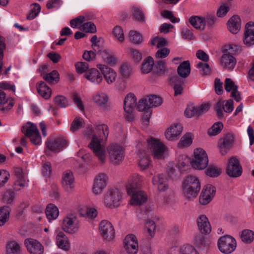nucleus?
Instances as JSON below:
<instances>
[{
  "mask_svg": "<svg viewBox=\"0 0 254 254\" xmlns=\"http://www.w3.org/2000/svg\"><path fill=\"white\" fill-rule=\"evenodd\" d=\"M154 71L159 76L167 75L169 69L166 67L165 61L159 60L154 64Z\"/></svg>",
  "mask_w": 254,
  "mask_h": 254,
  "instance_id": "a19ab883",
  "label": "nucleus"
},
{
  "mask_svg": "<svg viewBox=\"0 0 254 254\" xmlns=\"http://www.w3.org/2000/svg\"><path fill=\"white\" fill-rule=\"evenodd\" d=\"M177 72L180 76L182 78H187L190 73V62L186 61L181 63L178 67Z\"/></svg>",
  "mask_w": 254,
  "mask_h": 254,
  "instance_id": "c9c22d12",
  "label": "nucleus"
},
{
  "mask_svg": "<svg viewBox=\"0 0 254 254\" xmlns=\"http://www.w3.org/2000/svg\"><path fill=\"white\" fill-rule=\"evenodd\" d=\"M131 68L127 64H123L120 67V73L124 78H128L131 74Z\"/></svg>",
  "mask_w": 254,
  "mask_h": 254,
  "instance_id": "0e129e2a",
  "label": "nucleus"
},
{
  "mask_svg": "<svg viewBox=\"0 0 254 254\" xmlns=\"http://www.w3.org/2000/svg\"><path fill=\"white\" fill-rule=\"evenodd\" d=\"M41 7L39 4L34 3L31 5V8L29 14L27 15V19L31 20L34 19L39 13Z\"/></svg>",
  "mask_w": 254,
  "mask_h": 254,
  "instance_id": "6e6d98bb",
  "label": "nucleus"
},
{
  "mask_svg": "<svg viewBox=\"0 0 254 254\" xmlns=\"http://www.w3.org/2000/svg\"><path fill=\"white\" fill-rule=\"evenodd\" d=\"M56 244L59 249L65 252L70 250L71 245L67 236L61 231H57L56 236Z\"/></svg>",
  "mask_w": 254,
  "mask_h": 254,
  "instance_id": "aec40b11",
  "label": "nucleus"
},
{
  "mask_svg": "<svg viewBox=\"0 0 254 254\" xmlns=\"http://www.w3.org/2000/svg\"><path fill=\"white\" fill-rule=\"evenodd\" d=\"M217 245L220 251L225 254L233 252L236 247V241L230 236H224L219 239Z\"/></svg>",
  "mask_w": 254,
  "mask_h": 254,
  "instance_id": "6e6552de",
  "label": "nucleus"
},
{
  "mask_svg": "<svg viewBox=\"0 0 254 254\" xmlns=\"http://www.w3.org/2000/svg\"><path fill=\"white\" fill-rule=\"evenodd\" d=\"M240 237L243 242L250 244L254 240V232L248 229L244 230L242 231Z\"/></svg>",
  "mask_w": 254,
  "mask_h": 254,
  "instance_id": "de8ad7c7",
  "label": "nucleus"
},
{
  "mask_svg": "<svg viewBox=\"0 0 254 254\" xmlns=\"http://www.w3.org/2000/svg\"><path fill=\"white\" fill-rule=\"evenodd\" d=\"M169 84L173 86L174 96H176L182 93L183 90L182 85L184 84V81L182 78L177 75L172 76L169 78Z\"/></svg>",
  "mask_w": 254,
  "mask_h": 254,
  "instance_id": "7c9ffc66",
  "label": "nucleus"
},
{
  "mask_svg": "<svg viewBox=\"0 0 254 254\" xmlns=\"http://www.w3.org/2000/svg\"><path fill=\"white\" fill-rule=\"evenodd\" d=\"M152 182L153 186L159 191H165L168 189V180L163 174H158L153 176Z\"/></svg>",
  "mask_w": 254,
  "mask_h": 254,
  "instance_id": "b1692460",
  "label": "nucleus"
},
{
  "mask_svg": "<svg viewBox=\"0 0 254 254\" xmlns=\"http://www.w3.org/2000/svg\"><path fill=\"white\" fill-rule=\"evenodd\" d=\"M84 77L90 81L97 84H100L103 80L102 74L95 68L87 70L84 74Z\"/></svg>",
  "mask_w": 254,
  "mask_h": 254,
  "instance_id": "2f4dec72",
  "label": "nucleus"
},
{
  "mask_svg": "<svg viewBox=\"0 0 254 254\" xmlns=\"http://www.w3.org/2000/svg\"><path fill=\"white\" fill-rule=\"evenodd\" d=\"M83 119L81 118L76 117L72 121L70 126V130L72 132H75L82 127V122Z\"/></svg>",
  "mask_w": 254,
  "mask_h": 254,
  "instance_id": "338daca9",
  "label": "nucleus"
},
{
  "mask_svg": "<svg viewBox=\"0 0 254 254\" xmlns=\"http://www.w3.org/2000/svg\"><path fill=\"white\" fill-rule=\"evenodd\" d=\"M20 245L15 241H11L6 247V254H21Z\"/></svg>",
  "mask_w": 254,
  "mask_h": 254,
  "instance_id": "37998d69",
  "label": "nucleus"
},
{
  "mask_svg": "<svg viewBox=\"0 0 254 254\" xmlns=\"http://www.w3.org/2000/svg\"><path fill=\"white\" fill-rule=\"evenodd\" d=\"M215 188L211 185H206L203 189L199 196V202L202 205L209 203L215 194Z\"/></svg>",
  "mask_w": 254,
  "mask_h": 254,
  "instance_id": "dca6fc26",
  "label": "nucleus"
},
{
  "mask_svg": "<svg viewBox=\"0 0 254 254\" xmlns=\"http://www.w3.org/2000/svg\"><path fill=\"white\" fill-rule=\"evenodd\" d=\"M108 180V177L106 174L100 173L97 175L94 180L93 193L96 195L101 194L106 187Z\"/></svg>",
  "mask_w": 254,
  "mask_h": 254,
  "instance_id": "ddd939ff",
  "label": "nucleus"
},
{
  "mask_svg": "<svg viewBox=\"0 0 254 254\" xmlns=\"http://www.w3.org/2000/svg\"><path fill=\"white\" fill-rule=\"evenodd\" d=\"M43 78L49 83H52L54 82L57 83L59 81V74L58 72L54 70L49 73L43 75Z\"/></svg>",
  "mask_w": 254,
  "mask_h": 254,
  "instance_id": "8fccbe9b",
  "label": "nucleus"
},
{
  "mask_svg": "<svg viewBox=\"0 0 254 254\" xmlns=\"http://www.w3.org/2000/svg\"><path fill=\"white\" fill-rule=\"evenodd\" d=\"M183 127L181 124H176L168 128L165 132V137L168 141H175L181 133Z\"/></svg>",
  "mask_w": 254,
  "mask_h": 254,
  "instance_id": "bb28decb",
  "label": "nucleus"
},
{
  "mask_svg": "<svg viewBox=\"0 0 254 254\" xmlns=\"http://www.w3.org/2000/svg\"><path fill=\"white\" fill-rule=\"evenodd\" d=\"M229 31L233 34L237 33L241 28V20L238 15H233L228 22Z\"/></svg>",
  "mask_w": 254,
  "mask_h": 254,
  "instance_id": "473e14b6",
  "label": "nucleus"
},
{
  "mask_svg": "<svg viewBox=\"0 0 254 254\" xmlns=\"http://www.w3.org/2000/svg\"><path fill=\"white\" fill-rule=\"evenodd\" d=\"M8 101V98L4 92L0 90V110L3 113H5L8 112L13 106L14 103L10 101L6 107H3V105L7 103Z\"/></svg>",
  "mask_w": 254,
  "mask_h": 254,
  "instance_id": "4c0bfd02",
  "label": "nucleus"
},
{
  "mask_svg": "<svg viewBox=\"0 0 254 254\" xmlns=\"http://www.w3.org/2000/svg\"><path fill=\"white\" fill-rule=\"evenodd\" d=\"M225 101H218L214 105V109L216 112L218 118L222 120L224 118V114L222 110L224 109V103Z\"/></svg>",
  "mask_w": 254,
  "mask_h": 254,
  "instance_id": "5fc2aeb1",
  "label": "nucleus"
},
{
  "mask_svg": "<svg viewBox=\"0 0 254 254\" xmlns=\"http://www.w3.org/2000/svg\"><path fill=\"white\" fill-rule=\"evenodd\" d=\"M21 131L24 136L21 137L20 143H26L31 141L32 143H40L41 136L39 131L34 124L28 122L23 126Z\"/></svg>",
  "mask_w": 254,
  "mask_h": 254,
  "instance_id": "f03ea898",
  "label": "nucleus"
},
{
  "mask_svg": "<svg viewBox=\"0 0 254 254\" xmlns=\"http://www.w3.org/2000/svg\"><path fill=\"white\" fill-rule=\"evenodd\" d=\"M122 199V192L117 188H111L104 195L103 203L107 207L114 208L120 206Z\"/></svg>",
  "mask_w": 254,
  "mask_h": 254,
  "instance_id": "20e7f679",
  "label": "nucleus"
},
{
  "mask_svg": "<svg viewBox=\"0 0 254 254\" xmlns=\"http://www.w3.org/2000/svg\"><path fill=\"white\" fill-rule=\"evenodd\" d=\"M66 144H47V148L51 151L57 153L66 147Z\"/></svg>",
  "mask_w": 254,
  "mask_h": 254,
  "instance_id": "680f3d73",
  "label": "nucleus"
},
{
  "mask_svg": "<svg viewBox=\"0 0 254 254\" xmlns=\"http://www.w3.org/2000/svg\"><path fill=\"white\" fill-rule=\"evenodd\" d=\"M38 93L46 99H49L51 95V89L44 81H40L37 85Z\"/></svg>",
  "mask_w": 254,
  "mask_h": 254,
  "instance_id": "58836bf2",
  "label": "nucleus"
},
{
  "mask_svg": "<svg viewBox=\"0 0 254 254\" xmlns=\"http://www.w3.org/2000/svg\"><path fill=\"white\" fill-rule=\"evenodd\" d=\"M243 41L244 44L248 46H251L254 44V22H250L246 24Z\"/></svg>",
  "mask_w": 254,
  "mask_h": 254,
  "instance_id": "393cba45",
  "label": "nucleus"
},
{
  "mask_svg": "<svg viewBox=\"0 0 254 254\" xmlns=\"http://www.w3.org/2000/svg\"><path fill=\"white\" fill-rule=\"evenodd\" d=\"M149 106L147 97L143 98L139 100L138 104L137 106V109L138 111H145L149 110Z\"/></svg>",
  "mask_w": 254,
  "mask_h": 254,
  "instance_id": "052dcab7",
  "label": "nucleus"
},
{
  "mask_svg": "<svg viewBox=\"0 0 254 254\" xmlns=\"http://www.w3.org/2000/svg\"><path fill=\"white\" fill-rule=\"evenodd\" d=\"M191 164L190 158L186 155H180L178 157L177 167L180 172L187 170Z\"/></svg>",
  "mask_w": 254,
  "mask_h": 254,
  "instance_id": "72a5a7b5",
  "label": "nucleus"
},
{
  "mask_svg": "<svg viewBox=\"0 0 254 254\" xmlns=\"http://www.w3.org/2000/svg\"><path fill=\"white\" fill-rule=\"evenodd\" d=\"M200 188V183L198 178L194 176H189L184 181L183 193L189 198L195 197L199 192Z\"/></svg>",
  "mask_w": 254,
  "mask_h": 254,
  "instance_id": "7ed1b4c3",
  "label": "nucleus"
},
{
  "mask_svg": "<svg viewBox=\"0 0 254 254\" xmlns=\"http://www.w3.org/2000/svg\"><path fill=\"white\" fill-rule=\"evenodd\" d=\"M130 196L129 203L133 206H141L144 204L147 200L146 193L141 190L127 193Z\"/></svg>",
  "mask_w": 254,
  "mask_h": 254,
  "instance_id": "a211bd4d",
  "label": "nucleus"
},
{
  "mask_svg": "<svg viewBox=\"0 0 254 254\" xmlns=\"http://www.w3.org/2000/svg\"><path fill=\"white\" fill-rule=\"evenodd\" d=\"M97 66L100 69L105 80L108 84H111L115 81L117 74L113 69L103 64H99Z\"/></svg>",
  "mask_w": 254,
  "mask_h": 254,
  "instance_id": "c85d7f7f",
  "label": "nucleus"
},
{
  "mask_svg": "<svg viewBox=\"0 0 254 254\" xmlns=\"http://www.w3.org/2000/svg\"><path fill=\"white\" fill-rule=\"evenodd\" d=\"M100 231L104 239L112 240L115 236V230L112 224L107 220H102L100 224Z\"/></svg>",
  "mask_w": 254,
  "mask_h": 254,
  "instance_id": "f3484780",
  "label": "nucleus"
},
{
  "mask_svg": "<svg viewBox=\"0 0 254 254\" xmlns=\"http://www.w3.org/2000/svg\"><path fill=\"white\" fill-rule=\"evenodd\" d=\"M108 134V127L105 124L97 125L94 129L88 127L84 132V136L90 140V143H105Z\"/></svg>",
  "mask_w": 254,
  "mask_h": 254,
  "instance_id": "f257e3e1",
  "label": "nucleus"
},
{
  "mask_svg": "<svg viewBox=\"0 0 254 254\" xmlns=\"http://www.w3.org/2000/svg\"><path fill=\"white\" fill-rule=\"evenodd\" d=\"M129 39L130 41L136 44H139L142 41V36L135 31H131L129 32Z\"/></svg>",
  "mask_w": 254,
  "mask_h": 254,
  "instance_id": "e2e57ef3",
  "label": "nucleus"
},
{
  "mask_svg": "<svg viewBox=\"0 0 254 254\" xmlns=\"http://www.w3.org/2000/svg\"><path fill=\"white\" fill-rule=\"evenodd\" d=\"M14 173L16 178L13 185V189L15 190H19L28 185L29 181L27 179L26 174L21 168H14Z\"/></svg>",
  "mask_w": 254,
  "mask_h": 254,
  "instance_id": "4468645a",
  "label": "nucleus"
},
{
  "mask_svg": "<svg viewBox=\"0 0 254 254\" xmlns=\"http://www.w3.org/2000/svg\"><path fill=\"white\" fill-rule=\"evenodd\" d=\"M194 158L191 161L193 168L203 170L208 164V157L206 151L202 148H198L194 150Z\"/></svg>",
  "mask_w": 254,
  "mask_h": 254,
  "instance_id": "0eeeda50",
  "label": "nucleus"
},
{
  "mask_svg": "<svg viewBox=\"0 0 254 254\" xmlns=\"http://www.w3.org/2000/svg\"><path fill=\"white\" fill-rule=\"evenodd\" d=\"M63 187L67 191H71L74 187V178L70 171L63 173L62 181Z\"/></svg>",
  "mask_w": 254,
  "mask_h": 254,
  "instance_id": "a878e982",
  "label": "nucleus"
},
{
  "mask_svg": "<svg viewBox=\"0 0 254 254\" xmlns=\"http://www.w3.org/2000/svg\"><path fill=\"white\" fill-rule=\"evenodd\" d=\"M196 67L199 69L200 74L203 76L208 75L210 73V68L209 65L206 63H203L200 62L196 64Z\"/></svg>",
  "mask_w": 254,
  "mask_h": 254,
  "instance_id": "13d9d810",
  "label": "nucleus"
},
{
  "mask_svg": "<svg viewBox=\"0 0 254 254\" xmlns=\"http://www.w3.org/2000/svg\"><path fill=\"white\" fill-rule=\"evenodd\" d=\"M54 101L55 104L60 108H65L69 105L67 99L62 95L56 96Z\"/></svg>",
  "mask_w": 254,
  "mask_h": 254,
  "instance_id": "864d4df0",
  "label": "nucleus"
},
{
  "mask_svg": "<svg viewBox=\"0 0 254 254\" xmlns=\"http://www.w3.org/2000/svg\"><path fill=\"white\" fill-rule=\"evenodd\" d=\"M151 44L152 45H156L157 48L164 47L167 45V40L164 38H159L155 37L151 40Z\"/></svg>",
  "mask_w": 254,
  "mask_h": 254,
  "instance_id": "69168bd1",
  "label": "nucleus"
},
{
  "mask_svg": "<svg viewBox=\"0 0 254 254\" xmlns=\"http://www.w3.org/2000/svg\"><path fill=\"white\" fill-rule=\"evenodd\" d=\"M207 176L215 178L218 177L222 173L221 169L217 166L210 165L205 171Z\"/></svg>",
  "mask_w": 254,
  "mask_h": 254,
  "instance_id": "49530a36",
  "label": "nucleus"
},
{
  "mask_svg": "<svg viewBox=\"0 0 254 254\" xmlns=\"http://www.w3.org/2000/svg\"><path fill=\"white\" fill-rule=\"evenodd\" d=\"M10 210L8 206L0 207V227L4 225L8 220Z\"/></svg>",
  "mask_w": 254,
  "mask_h": 254,
  "instance_id": "a18cd8bd",
  "label": "nucleus"
},
{
  "mask_svg": "<svg viewBox=\"0 0 254 254\" xmlns=\"http://www.w3.org/2000/svg\"><path fill=\"white\" fill-rule=\"evenodd\" d=\"M93 100L97 105L103 106V108L104 110L109 109V106L107 104L108 97L105 93H101L97 94L94 97Z\"/></svg>",
  "mask_w": 254,
  "mask_h": 254,
  "instance_id": "ea45409f",
  "label": "nucleus"
},
{
  "mask_svg": "<svg viewBox=\"0 0 254 254\" xmlns=\"http://www.w3.org/2000/svg\"><path fill=\"white\" fill-rule=\"evenodd\" d=\"M68 141L67 137L62 135L58 136H51L46 143H67Z\"/></svg>",
  "mask_w": 254,
  "mask_h": 254,
  "instance_id": "774afa93",
  "label": "nucleus"
},
{
  "mask_svg": "<svg viewBox=\"0 0 254 254\" xmlns=\"http://www.w3.org/2000/svg\"><path fill=\"white\" fill-rule=\"evenodd\" d=\"M98 53L101 55L105 61L110 65H114L117 62V58L112 55L109 54L106 51H101L99 50Z\"/></svg>",
  "mask_w": 254,
  "mask_h": 254,
  "instance_id": "09e8293b",
  "label": "nucleus"
},
{
  "mask_svg": "<svg viewBox=\"0 0 254 254\" xmlns=\"http://www.w3.org/2000/svg\"><path fill=\"white\" fill-rule=\"evenodd\" d=\"M190 23L195 29L203 30L205 26V18L198 16H192L190 17Z\"/></svg>",
  "mask_w": 254,
  "mask_h": 254,
  "instance_id": "f704fd0d",
  "label": "nucleus"
},
{
  "mask_svg": "<svg viewBox=\"0 0 254 254\" xmlns=\"http://www.w3.org/2000/svg\"><path fill=\"white\" fill-rule=\"evenodd\" d=\"M136 106V98L132 93L128 94L124 101V108L126 113V118L128 121H131L134 118L133 111Z\"/></svg>",
  "mask_w": 254,
  "mask_h": 254,
  "instance_id": "9d476101",
  "label": "nucleus"
},
{
  "mask_svg": "<svg viewBox=\"0 0 254 254\" xmlns=\"http://www.w3.org/2000/svg\"><path fill=\"white\" fill-rule=\"evenodd\" d=\"M108 144H88V147L91 149L94 154L102 163L106 160V155L107 152Z\"/></svg>",
  "mask_w": 254,
  "mask_h": 254,
  "instance_id": "6ab92c4d",
  "label": "nucleus"
},
{
  "mask_svg": "<svg viewBox=\"0 0 254 254\" xmlns=\"http://www.w3.org/2000/svg\"><path fill=\"white\" fill-rule=\"evenodd\" d=\"M196 222L198 230L201 234L207 235L211 232V226L206 215H199L197 218Z\"/></svg>",
  "mask_w": 254,
  "mask_h": 254,
  "instance_id": "5701e85b",
  "label": "nucleus"
},
{
  "mask_svg": "<svg viewBox=\"0 0 254 254\" xmlns=\"http://www.w3.org/2000/svg\"><path fill=\"white\" fill-rule=\"evenodd\" d=\"M45 213L49 221L51 222L58 218L59 215V211L56 205L49 204L46 207Z\"/></svg>",
  "mask_w": 254,
  "mask_h": 254,
  "instance_id": "e433bc0d",
  "label": "nucleus"
},
{
  "mask_svg": "<svg viewBox=\"0 0 254 254\" xmlns=\"http://www.w3.org/2000/svg\"><path fill=\"white\" fill-rule=\"evenodd\" d=\"M107 153L111 162L114 165L121 164L125 157V148L120 144H108Z\"/></svg>",
  "mask_w": 254,
  "mask_h": 254,
  "instance_id": "39448f33",
  "label": "nucleus"
},
{
  "mask_svg": "<svg viewBox=\"0 0 254 254\" xmlns=\"http://www.w3.org/2000/svg\"><path fill=\"white\" fill-rule=\"evenodd\" d=\"M154 64L153 58L151 57H148L144 60L142 64V72L144 74L148 73L152 70Z\"/></svg>",
  "mask_w": 254,
  "mask_h": 254,
  "instance_id": "c03bdc74",
  "label": "nucleus"
},
{
  "mask_svg": "<svg viewBox=\"0 0 254 254\" xmlns=\"http://www.w3.org/2000/svg\"><path fill=\"white\" fill-rule=\"evenodd\" d=\"M124 248L128 254H136L138 249L136 237L133 234L127 235L124 239Z\"/></svg>",
  "mask_w": 254,
  "mask_h": 254,
  "instance_id": "2eb2a0df",
  "label": "nucleus"
},
{
  "mask_svg": "<svg viewBox=\"0 0 254 254\" xmlns=\"http://www.w3.org/2000/svg\"><path fill=\"white\" fill-rule=\"evenodd\" d=\"M223 127V124L218 122L215 123L210 128L208 129L207 133L209 135H216L218 134Z\"/></svg>",
  "mask_w": 254,
  "mask_h": 254,
  "instance_id": "603ef678",
  "label": "nucleus"
},
{
  "mask_svg": "<svg viewBox=\"0 0 254 254\" xmlns=\"http://www.w3.org/2000/svg\"><path fill=\"white\" fill-rule=\"evenodd\" d=\"M80 29L87 33H94L96 32V26L91 22L83 23L80 26Z\"/></svg>",
  "mask_w": 254,
  "mask_h": 254,
  "instance_id": "bf43d9fd",
  "label": "nucleus"
},
{
  "mask_svg": "<svg viewBox=\"0 0 254 254\" xmlns=\"http://www.w3.org/2000/svg\"><path fill=\"white\" fill-rule=\"evenodd\" d=\"M195 243L200 249H207L210 245L209 240L202 236L196 238Z\"/></svg>",
  "mask_w": 254,
  "mask_h": 254,
  "instance_id": "3c124183",
  "label": "nucleus"
},
{
  "mask_svg": "<svg viewBox=\"0 0 254 254\" xmlns=\"http://www.w3.org/2000/svg\"><path fill=\"white\" fill-rule=\"evenodd\" d=\"M149 154V149L146 147L142 146L137 150L138 165L141 170H144L149 168L151 163Z\"/></svg>",
  "mask_w": 254,
  "mask_h": 254,
  "instance_id": "f8f14e48",
  "label": "nucleus"
},
{
  "mask_svg": "<svg viewBox=\"0 0 254 254\" xmlns=\"http://www.w3.org/2000/svg\"><path fill=\"white\" fill-rule=\"evenodd\" d=\"M24 244L30 254H43L44 253V247L36 240L26 239L25 240Z\"/></svg>",
  "mask_w": 254,
  "mask_h": 254,
  "instance_id": "4be33fe9",
  "label": "nucleus"
},
{
  "mask_svg": "<svg viewBox=\"0 0 254 254\" xmlns=\"http://www.w3.org/2000/svg\"><path fill=\"white\" fill-rule=\"evenodd\" d=\"M132 19L141 23L145 22V16L142 10L138 7H132Z\"/></svg>",
  "mask_w": 254,
  "mask_h": 254,
  "instance_id": "79ce46f5",
  "label": "nucleus"
},
{
  "mask_svg": "<svg viewBox=\"0 0 254 254\" xmlns=\"http://www.w3.org/2000/svg\"><path fill=\"white\" fill-rule=\"evenodd\" d=\"M167 254H199L198 251L192 246L188 245L182 247L175 246L171 248Z\"/></svg>",
  "mask_w": 254,
  "mask_h": 254,
  "instance_id": "cd10ccee",
  "label": "nucleus"
},
{
  "mask_svg": "<svg viewBox=\"0 0 254 254\" xmlns=\"http://www.w3.org/2000/svg\"><path fill=\"white\" fill-rule=\"evenodd\" d=\"M148 144V146L146 148L149 149V153H151L154 158L158 159H164L168 155L169 149L164 144Z\"/></svg>",
  "mask_w": 254,
  "mask_h": 254,
  "instance_id": "9b49d317",
  "label": "nucleus"
},
{
  "mask_svg": "<svg viewBox=\"0 0 254 254\" xmlns=\"http://www.w3.org/2000/svg\"><path fill=\"white\" fill-rule=\"evenodd\" d=\"M142 182V178L138 174H134L130 176L126 185V189L127 193L138 190Z\"/></svg>",
  "mask_w": 254,
  "mask_h": 254,
  "instance_id": "412c9836",
  "label": "nucleus"
},
{
  "mask_svg": "<svg viewBox=\"0 0 254 254\" xmlns=\"http://www.w3.org/2000/svg\"><path fill=\"white\" fill-rule=\"evenodd\" d=\"M62 229L70 234L76 233L79 229V221L76 216L73 214H68L64 216L61 223Z\"/></svg>",
  "mask_w": 254,
  "mask_h": 254,
  "instance_id": "423d86ee",
  "label": "nucleus"
},
{
  "mask_svg": "<svg viewBox=\"0 0 254 254\" xmlns=\"http://www.w3.org/2000/svg\"><path fill=\"white\" fill-rule=\"evenodd\" d=\"M149 106L151 108L157 107L162 104V99L161 97L155 95H151L147 96Z\"/></svg>",
  "mask_w": 254,
  "mask_h": 254,
  "instance_id": "4d7b16f0",
  "label": "nucleus"
},
{
  "mask_svg": "<svg viewBox=\"0 0 254 254\" xmlns=\"http://www.w3.org/2000/svg\"><path fill=\"white\" fill-rule=\"evenodd\" d=\"M226 172L231 178H238L242 175V166L237 157L232 156L228 159Z\"/></svg>",
  "mask_w": 254,
  "mask_h": 254,
  "instance_id": "1a4fd4ad",
  "label": "nucleus"
},
{
  "mask_svg": "<svg viewBox=\"0 0 254 254\" xmlns=\"http://www.w3.org/2000/svg\"><path fill=\"white\" fill-rule=\"evenodd\" d=\"M236 59L233 56L223 54L220 60V64L224 69L232 70L236 64Z\"/></svg>",
  "mask_w": 254,
  "mask_h": 254,
  "instance_id": "c756f323",
  "label": "nucleus"
}]
</instances>
